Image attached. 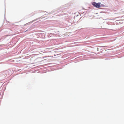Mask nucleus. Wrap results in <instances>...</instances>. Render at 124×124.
I'll list each match as a JSON object with an SVG mask.
<instances>
[{
    "label": "nucleus",
    "instance_id": "obj_1",
    "mask_svg": "<svg viewBox=\"0 0 124 124\" xmlns=\"http://www.w3.org/2000/svg\"><path fill=\"white\" fill-rule=\"evenodd\" d=\"M101 4V3L99 2L96 3L95 2H93L92 3V4L93 6L97 8H99L100 7Z\"/></svg>",
    "mask_w": 124,
    "mask_h": 124
}]
</instances>
